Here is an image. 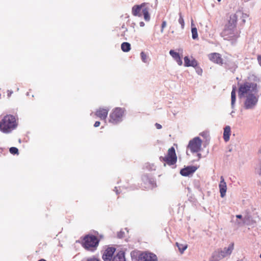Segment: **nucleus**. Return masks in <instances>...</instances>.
<instances>
[{
    "label": "nucleus",
    "mask_w": 261,
    "mask_h": 261,
    "mask_svg": "<svg viewBox=\"0 0 261 261\" xmlns=\"http://www.w3.org/2000/svg\"><path fill=\"white\" fill-rule=\"evenodd\" d=\"M87 261H100L99 259L95 257H90L87 259Z\"/></svg>",
    "instance_id": "obj_32"
},
{
    "label": "nucleus",
    "mask_w": 261,
    "mask_h": 261,
    "mask_svg": "<svg viewBox=\"0 0 261 261\" xmlns=\"http://www.w3.org/2000/svg\"><path fill=\"white\" fill-rule=\"evenodd\" d=\"M38 261H46V260L45 259L42 258V259L38 260Z\"/></svg>",
    "instance_id": "obj_40"
},
{
    "label": "nucleus",
    "mask_w": 261,
    "mask_h": 261,
    "mask_svg": "<svg viewBox=\"0 0 261 261\" xmlns=\"http://www.w3.org/2000/svg\"><path fill=\"white\" fill-rule=\"evenodd\" d=\"M147 4L143 3L140 5H134L132 9V13L134 16L141 17L144 16L145 21H148L150 19L149 8L146 7Z\"/></svg>",
    "instance_id": "obj_2"
},
{
    "label": "nucleus",
    "mask_w": 261,
    "mask_h": 261,
    "mask_svg": "<svg viewBox=\"0 0 261 261\" xmlns=\"http://www.w3.org/2000/svg\"><path fill=\"white\" fill-rule=\"evenodd\" d=\"M100 123L99 121H96L94 124V126L95 127H98L100 125Z\"/></svg>",
    "instance_id": "obj_35"
},
{
    "label": "nucleus",
    "mask_w": 261,
    "mask_h": 261,
    "mask_svg": "<svg viewBox=\"0 0 261 261\" xmlns=\"http://www.w3.org/2000/svg\"><path fill=\"white\" fill-rule=\"evenodd\" d=\"M223 29H238L237 25H225Z\"/></svg>",
    "instance_id": "obj_29"
},
{
    "label": "nucleus",
    "mask_w": 261,
    "mask_h": 261,
    "mask_svg": "<svg viewBox=\"0 0 261 261\" xmlns=\"http://www.w3.org/2000/svg\"><path fill=\"white\" fill-rule=\"evenodd\" d=\"M160 160L161 161L165 162L168 165H174L177 160L174 147H171L169 148L167 154L165 156H161Z\"/></svg>",
    "instance_id": "obj_6"
},
{
    "label": "nucleus",
    "mask_w": 261,
    "mask_h": 261,
    "mask_svg": "<svg viewBox=\"0 0 261 261\" xmlns=\"http://www.w3.org/2000/svg\"><path fill=\"white\" fill-rule=\"evenodd\" d=\"M109 109L108 108H99L95 112V115L101 120H105L107 117Z\"/></svg>",
    "instance_id": "obj_16"
},
{
    "label": "nucleus",
    "mask_w": 261,
    "mask_h": 261,
    "mask_svg": "<svg viewBox=\"0 0 261 261\" xmlns=\"http://www.w3.org/2000/svg\"><path fill=\"white\" fill-rule=\"evenodd\" d=\"M155 126H156V128L158 129H160L162 128V125L159 123H156L155 124Z\"/></svg>",
    "instance_id": "obj_34"
},
{
    "label": "nucleus",
    "mask_w": 261,
    "mask_h": 261,
    "mask_svg": "<svg viewBox=\"0 0 261 261\" xmlns=\"http://www.w3.org/2000/svg\"><path fill=\"white\" fill-rule=\"evenodd\" d=\"M230 127L229 126H226L224 128V130H230Z\"/></svg>",
    "instance_id": "obj_36"
},
{
    "label": "nucleus",
    "mask_w": 261,
    "mask_h": 261,
    "mask_svg": "<svg viewBox=\"0 0 261 261\" xmlns=\"http://www.w3.org/2000/svg\"><path fill=\"white\" fill-rule=\"evenodd\" d=\"M191 25H192V26H193V25H194V24H193V22H192V23H191Z\"/></svg>",
    "instance_id": "obj_41"
},
{
    "label": "nucleus",
    "mask_w": 261,
    "mask_h": 261,
    "mask_svg": "<svg viewBox=\"0 0 261 261\" xmlns=\"http://www.w3.org/2000/svg\"><path fill=\"white\" fill-rule=\"evenodd\" d=\"M191 32L192 35V38L194 40L197 39L198 37L197 28L196 27H192Z\"/></svg>",
    "instance_id": "obj_24"
},
{
    "label": "nucleus",
    "mask_w": 261,
    "mask_h": 261,
    "mask_svg": "<svg viewBox=\"0 0 261 261\" xmlns=\"http://www.w3.org/2000/svg\"><path fill=\"white\" fill-rule=\"evenodd\" d=\"M260 257L261 258V254H260Z\"/></svg>",
    "instance_id": "obj_43"
},
{
    "label": "nucleus",
    "mask_w": 261,
    "mask_h": 261,
    "mask_svg": "<svg viewBox=\"0 0 261 261\" xmlns=\"http://www.w3.org/2000/svg\"><path fill=\"white\" fill-rule=\"evenodd\" d=\"M257 92V85L252 82H245L239 88V96L240 97L256 94Z\"/></svg>",
    "instance_id": "obj_1"
},
{
    "label": "nucleus",
    "mask_w": 261,
    "mask_h": 261,
    "mask_svg": "<svg viewBox=\"0 0 261 261\" xmlns=\"http://www.w3.org/2000/svg\"><path fill=\"white\" fill-rule=\"evenodd\" d=\"M176 245L177 246L178 250L181 253H182L188 247L187 244H181L176 242Z\"/></svg>",
    "instance_id": "obj_22"
},
{
    "label": "nucleus",
    "mask_w": 261,
    "mask_h": 261,
    "mask_svg": "<svg viewBox=\"0 0 261 261\" xmlns=\"http://www.w3.org/2000/svg\"><path fill=\"white\" fill-rule=\"evenodd\" d=\"M142 186L145 189L154 188L156 186L155 180L149 175H144L142 177Z\"/></svg>",
    "instance_id": "obj_10"
},
{
    "label": "nucleus",
    "mask_w": 261,
    "mask_h": 261,
    "mask_svg": "<svg viewBox=\"0 0 261 261\" xmlns=\"http://www.w3.org/2000/svg\"><path fill=\"white\" fill-rule=\"evenodd\" d=\"M236 217L239 219H241L242 218V216L241 215H237Z\"/></svg>",
    "instance_id": "obj_38"
},
{
    "label": "nucleus",
    "mask_w": 261,
    "mask_h": 261,
    "mask_svg": "<svg viewBox=\"0 0 261 261\" xmlns=\"http://www.w3.org/2000/svg\"><path fill=\"white\" fill-rule=\"evenodd\" d=\"M141 60L144 63L147 62L148 56L143 51H142L140 54Z\"/></svg>",
    "instance_id": "obj_27"
},
{
    "label": "nucleus",
    "mask_w": 261,
    "mask_h": 261,
    "mask_svg": "<svg viewBox=\"0 0 261 261\" xmlns=\"http://www.w3.org/2000/svg\"><path fill=\"white\" fill-rule=\"evenodd\" d=\"M175 60L179 65L181 66L182 64V61L180 56L177 59H175Z\"/></svg>",
    "instance_id": "obj_31"
},
{
    "label": "nucleus",
    "mask_w": 261,
    "mask_h": 261,
    "mask_svg": "<svg viewBox=\"0 0 261 261\" xmlns=\"http://www.w3.org/2000/svg\"><path fill=\"white\" fill-rule=\"evenodd\" d=\"M208 57L210 61L216 64L222 65L223 63V60L221 55L219 53H211L208 55Z\"/></svg>",
    "instance_id": "obj_13"
},
{
    "label": "nucleus",
    "mask_w": 261,
    "mask_h": 261,
    "mask_svg": "<svg viewBox=\"0 0 261 261\" xmlns=\"http://www.w3.org/2000/svg\"><path fill=\"white\" fill-rule=\"evenodd\" d=\"M155 254L150 252H143L139 256L138 261H157Z\"/></svg>",
    "instance_id": "obj_12"
},
{
    "label": "nucleus",
    "mask_w": 261,
    "mask_h": 261,
    "mask_svg": "<svg viewBox=\"0 0 261 261\" xmlns=\"http://www.w3.org/2000/svg\"><path fill=\"white\" fill-rule=\"evenodd\" d=\"M179 18L178 19V22L181 25V28L183 29L185 27V22L181 13H179Z\"/></svg>",
    "instance_id": "obj_25"
},
{
    "label": "nucleus",
    "mask_w": 261,
    "mask_h": 261,
    "mask_svg": "<svg viewBox=\"0 0 261 261\" xmlns=\"http://www.w3.org/2000/svg\"><path fill=\"white\" fill-rule=\"evenodd\" d=\"M257 60H258V62L260 63V64H261V56L260 55H258L257 56Z\"/></svg>",
    "instance_id": "obj_37"
},
{
    "label": "nucleus",
    "mask_w": 261,
    "mask_h": 261,
    "mask_svg": "<svg viewBox=\"0 0 261 261\" xmlns=\"http://www.w3.org/2000/svg\"><path fill=\"white\" fill-rule=\"evenodd\" d=\"M121 49L124 52H128L130 49V44L128 42H123L121 45Z\"/></svg>",
    "instance_id": "obj_21"
},
{
    "label": "nucleus",
    "mask_w": 261,
    "mask_h": 261,
    "mask_svg": "<svg viewBox=\"0 0 261 261\" xmlns=\"http://www.w3.org/2000/svg\"><path fill=\"white\" fill-rule=\"evenodd\" d=\"M201 140L198 137H195L190 141L187 148L192 153L200 151L201 146Z\"/></svg>",
    "instance_id": "obj_9"
},
{
    "label": "nucleus",
    "mask_w": 261,
    "mask_h": 261,
    "mask_svg": "<svg viewBox=\"0 0 261 261\" xmlns=\"http://www.w3.org/2000/svg\"><path fill=\"white\" fill-rule=\"evenodd\" d=\"M169 54L174 60L177 59L180 56L178 53L174 51L173 50H170Z\"/></svg>",
    "instance_id": "obj_26"
},
{
    "label": "nucleus",
    "mask_w": 261,
    "mask_h": 261,
    "mask_svg": "<svg viewBox=\"0 0 261 261\" xmlns=\"http://www.w3.org/2000/svg\"><path fill=\"white\" fill-rule=\"evenodd\" d=\"M217 1H218V2H220V1H221V0H217Z\"/></svg>",
    "instance_id": "obj_42"
},
{
    "label": "nucleus",
    "mask_w": 261,
    "mask_h": 261,
    "mask_svg": "<svg viewBox=\"0 0 261 261\" xmlns=\"http://www.w3.org/2000/svg\"><path fill=\"white\" fill-rule=\"evenodd\" d=\"M115 251V248L113 247L108 248L102 255V258L104 261H111Z\"/></svg>",
    "instance_id": "obj_15"
},
{
    "label": "nucleus",
    "mask_w": 261,
    "mask_h": 261,
    "mask_svg": "<svg viewBox=\"0 0 261 261\" xmlns=\"http://www.w3.org/2000/svg\"><path fill=\"white\" fill-rule=\"evenodd\" d=\"M185 66L186 67L192 66L195 67L198 65V62L195 59H192L191 60L188 57L184 58Z\"/></svg>",
    "instance_id": "obj_19"
},
{
    "label": "nucleus",
    "mask_w": 261,
    "mask_h": 261,
    "mask_svg": "<svg viewBox=\"0 0 261 261\" xmlns=\"http://www.w3.org/2000/svg\"><path fill=\"white\" fill-rule=\"evenodd\" d=\"M234 248V244L232 243L229 245L228 248H224L223 250H218L213 252L212 256V261H219L223 258L229 255Z\"/></svg>",
    "instance_id": "obj_5"
},
{
    "label": "nucleus",
    "mask_w": 261,
    "mask_h": 261,
    "mask_svg": "<svg viewBox=\"0 0 261 261\" xmlns=\"http://www.w3.org/2000/svg\"><path fill=\"white\" fill-rule=\"evenodd\" d=\"M9 150L10 153L12 154H16L18 153V149L14 147H11Z\"/></svg>",
    "instance_id": "obj_30"
},
{
    "label": "nucleus",
    "mask_w": 261,
    "mask_h": 261,
    "mask_svg": "<svg viewBox=\"0 0 261 261\" xmlns=\"http://www.w3.org/2000/svg\"><path fill=\"white\" fill-rule=\"evenodd\" d=\"M112 261H125L124 253L121 251L119 252L114 256Z\"/></svg>",
    "instance_id": "obj_20"
},
{
    "label": "nucleus",
    "mask_w": 261,
    "mask_h": 261,
    "mask_svg": "<svg viewBox=\"0 0 261 261\" xmlns=\"http://www.w3.org/2000/svg\"><path fill=\"white\" fill-rule=\"evenodd\" d=\"M99 244L97 238L93 235H88L84 238L83 246L87 250L93 251L96 250Z\"/></svg>",
    "instance_id": "obj_4"
},
{
    "label": "nucleus",
    "mask_w": 261,
    "mask_h": 261,
    "mask_svg": "<svg viewBox=\"0 0 261 261\" xmlns=\"http://www.w3.org/2000/svg\"><path fill=\"white\" fill-rule=\"evenodd\" d=\"M236 87H233L231 93V105H233L236 101Z\"/></svg>",
    "instance_id": "obj_23"
},
{
    "label": "nucleus",
    "mask_w": 261,
    "mask_h": 261,
    "mask_svg": "<svg viewBox=\"0 0 261 261\" xmlns=\"http://www.w3.org/2000/svg\"><path fill=\"white\" fill-rule=\"evenodd\" d=\"M256 94L245 96L246 99L244 102V107L246 109H251L253 108L258 101V98L255 95Z\"/></svg>",
    "instance_id": "obj_11"
},
{
    "label": "nucleus",
    "mask_w": 261,
    "mask_h": 261,
    "mask_svg": "<svg viewBox=\"0 0 261 261\" xmlns=\"http://www.w3.org/2000/svg\"><path fill=\"white\" fill-rule=\"evenodd\" d=\"M166 26V22L165 21H164L162 23V29H161V32H163V30L164 29V28H165Z\"/></svg>",
    "instance_id": "obj_33"
},
{
    "label": "nucleus",
    "mask_w": 261,
    "mask_h": 261,
    "mask_svg": "<svg viewBox=\"0 0 261 261\" xmlns=\"http://www.w3.org/2000/svg\"><path fill=\"white\" fill-rule=\"evenodd\" d=\"M230 132H224L223 138L225 142H227L229 140Z\"/></svg>",
    "instance_id": "obj_28"
},
{
    "label": "nucleus",
    "mask_w": 261,
    "mask_h": 261,
    "mask_svg": "<svg viewBox=\"0 0 261 261\" xmlns=\"http://www.w3.org/2000/svg\"><path fill=\"white\" fill-rule=\"evenodd\" d=\"M17 122L14 116L7 115L0 122V129L2 130L14 129L17 126Z\"/></svg>",
    "instance_id": "obj_3"
},
{
    "label": "nucleus",
    "mask_w": 261,
    "mask_h": 261,
    "mask_svg": "<svg viewBox=\"0 0 261 261\" xmlns=\"http://www.w3.org/2000/svg\"><path fill=\"white\" fill-rule=\"evenodd\" d=\"M123 111L119 108H115L110 115V122L116 124L122 120Z\"/></svg>",
    "instance_id": "obj_8"
},
{
    "label": "nucleus",
    "mask_w": 261,
    "mask_h": 261,
    "mask_svg": "<svg viewBox=\"0 0 261 261\" xmlns=\"http://www.w3.org/2000/svg\"><path fill=\"white\" fill-rule=\"evenodd\" d=\"M240 35V31L238 29H223L221 36L225 40L229 41L236 40Z\"/></svg>",
    "instance_id": "obj_7"
},
{
    "label": "nucleus",
    "mask_w": 261,
    "mask_h": 261,
    "mask_svg": "<svg viewBox=\"0 0 261 261\" xmlns=\"http://www.w3.org/2000/svg\"><path fill=\"white\" fill-rule=\"evenodd\" d=\"M145 25V23L143 22H140V25L141 27H144Z\"/></svg>",
    "instance_id": "obj_39"
},
{
    "label": "nucleus",
    "mask_w": 261,
    "mask_h": 261,
    "mask_svg": "<svg viewBox=\"0 0 261 261\" xmlns=\"http://www.w3.org/2000/svg\"><path fill=\"white\" fill-rule=\"evenodd\" d=\"M220 179L221 180L219 185V187L220 189L221 196L223 197L226 194L227 186L223 176H221Z\"/></svg>",
    "instance_id": "obj_17"
},
{
    "label": "nucleus",
    "mask_w": 261,
    "mask_h": 261,
    "mask_svg": "<svg viewBox=\"0 0 261 261\" xmlns=\"http://www.w3.org/2000/svg\"><path fill=\"white\" fill-rule=\"evenodd\" d=\"M197 169V167L195 166H189L181 169L180 173L184 176H188L194 173Z\"/></svg>",
    "instance_id": "obj_14"
},
{
    "label": "nucleus",
    "mask_w": 261,
    "mask_h": 261,
    "mask_svg": "<svg viewBox=\"0 0 261 261\" xmlns=\"http://www.w3.org/2000/svg\"><path fill=\"white\" fill-rule=\"evenodd\" d=\"M238 16L236 14H231L227 19L225 25H237Z\"/></svg>",
    "instance_id": "obj_18"
}]
</instances>
